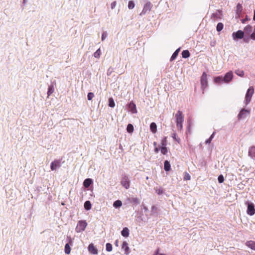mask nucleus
<instances>
[{
    "label": "nucleus",
    "mask_w": 255,
    "mask_h": 255,
    "mask_svg": "<svg viewBox=\"0 0 255 255\" xmlns=\"http://www.w3.org/2000/svg\"><path fill=\"white\" fill-rule=\"evenodd\" d=\"M176 120V126L179 130H181L183 128L182 124L184 122V117L182 112L178 111L175 115Z\"/></svg>",
    "instance_id": "1"
},
{
    "label": "nucleus",
    "mask_w": 255,
    "mask_h": 255,
    "mask_svg": "<svg viewBox=\"0 0 255 255\" xmlns=\"http://www.w3.org/2000/svg\"><path fill=\"white\" fill-rule=\"evenodd\" d=\"M254 93V89L253 87H250L247 90L245 96V103L246 105H248L251 102L252 97Z\"/></svg>",
    "instance_id": "2"
},
{
    "label": "nucleus",
    "mask_w": 255,
    "mask_h": 255,
    "mask_svg": "<svg viewBox=\"0 0 255 255\" xmlns=\"http://www.w3.org/2000/svg\"><path fill=\"white\" fill-rule=\"evenodd\" d=\"M87 226V224L85 221H79L78 222L75 230L77 233H80L85 230Z\"/></svg>",
    "instance_id": "3"
},
{
    "label": "nucleus",
    "mask_w": 255,
    "mask_h": 255,
    "mask_svg": "<svg viewBox=\"0 0 255 255\" xmlns=\"http://www.w3.org/2000/svg\"><path fill=\"white\" fill-rule=\"evenodd\" d=\"M250 110L245 109H242L238 115V119L241 120L246 118L250 114Z\"/></svg>",
    "instance_id": "4"
},
{
    "label": "nucleus",
    "mask_w": 255,
    "mask_h": 255,
    "mask_svg": "<svg viewBox=\"0 0 255 255\" xmlns=\"http://www.w3.org/2000/svg\"><path fill=\"white\" fill-rule=\"evenodd\" d=\"M246 204L248 205L247 213L250 216H253L255 214V205L253 203L247 201Z\"/></svg>",
    "instance_id": "5"
},
{
    "label": "nucleus",
    "mask_w": 255,
    "mask_h": 255,
    "mask_svg": "<svg viewBox=\"0 0 255 255\" xmlns=\"http://www.w3.org/2000/svg\"><path fill=\"white\" fill-rule=\"evenodd\" d=\"M152 7V4L149 1H147L144 4L143 9L141 13H140V15L142 16L145 15L146 13L149 12L151 8Z\"/></svg>",
    "instance_id": "6"
},
{
    "label": "nucleus",
    "mask_w": 255,
    "mask_h": 255,
    "mask_svg": "<svg viewBox=\"0 0 255 255\" xmlns=\"http://www.w3.org/2000/svg\"><path fill=\"white\" fill-rule=\"evenodd\" d=\"M244 32L241 30H239L236 32H234L232 34V38L234 40L242 39L244 37Z\"/></svg>",
    "instance_id": "7"
},
{
    "label": "nucleus",
    "mask_w": 255,
    "mask_h": 255,
    "mask_svg": "<svg viewBox=\"0 0 255 255\" xmlns=\"http://www.w3.org/2000/svg\"><path fill=\"white\" fill-rule=\"evenodd\" d=\"M121 184L127 189L129 188L130 181L128 179V177L127 175H123L121 181Z\"/></svg>",
    "instance_id": "8"
},
{
    "label": "nucleus",
    "mask_w": 255,
    "mask_h": 255,
    "mask_svg": "<svg viewBox=\"0 0 255 255\" xmlns=\"http://www.w3.org/2000/svg\"><path fill=\"white\" fill-rule=\"evenodd\" d=\"M201 87L203 89H205L207 87V76L206 74L204 72L201 78Z\"/></svg>",
    "instance_id": "9"
},
{
    "label": "nucleus",
    "mask_w": 255,
    "mask_h": 255,
    "mask_svg": "<svg viewBox=\"0 0 255 255\" xmlns=\"http://www.w3.org/2000/svg\"><path fill=\"white\" fill-rule=\"evenodd\" d=\"M61 163L60 160H55L52 162L50 164V168L51 170L54 171L60 167Z\"/></svg>",
    "instance_id": "10"
},
{
    "label": "nucleus",
    "mask_w": 255,
    "mask_h": 255,
    "mask_svg": "<svg viewBox=\"0 0 255 255\" xmlns=\"http://www.w3.org/2000/svg\"><path fill=\"white\" fill-rule=\"evenodd\" d=\"M233 77V74L232 71H229V72H227L225 74L224 77H223V80H224V82L226 83H229L230 81H232Z\"/></svg>",
    "instance_id": "11"
},
{
    "label": "nucleus",
    "mask_w": 255,
    "mask_h": 255,
    "mask_svg": "<svg viewBox=\"0 0 255 255\" xmlns=\"http://www.w3.org/2000/svg\"><path fill=\"white\" fill-rule=\"evenodd\" d=\"M211 18L213 21H216L219 19L221 18V12L220 10H217L216 12L213 13L211 15Z\"/></svg>",
    "instance_id": "12"
},
{
    "label": "nucleus",
    "mask_w": 255,
    "mask_h": 255,
    "mask_svg": "<svg viewBox=\"0 0 255 255\" xmlns=\"http://www.w3.org/2000/svg\"><path fill=\"white\" fill-rule=\"evenodd\" d=\"M88 251L92 254L97 255L98 253V250L94 246L93 244H90L88 248Z\"/></svg>",
    "instance_id": "13"
},
{
    "label": "nucleus",
    "mask_w": 255,
    "mask_h": 255,
    "mask_svg": "<svg viewBox=\"0 0 255 255\" xmlns=\"http://www.w3.org/2000/svg\"><path fill=\"white\" fill-rule=\"evenodd\" d=\"M128 108L129 111L133 114L137 113V110L136 108L135 104L132 102H130L128 105Z\"/></svg>",
    "instance_id": "14"
},
{
    "label": "nucleus",
    "mask_w": 255,
    "mask_h": 255,
    "mask_svg": "<svg viewBox=\"0 0 255 255\" xmlns=\"http://www.w3.org/2000/svg\"><path fill=\"white\" fill-rule=\"evenodd\" d=\"M243 40L246 43H248L250 41V39H252L253 40H255V26L254 32L250 35V36H244L243 38Z\"/></svg>",
    "instance_id": "15"
},
{
    "label": "nucleus",
    "mask_w": 255,
    "mask_h": 255,
    "mask_svg": "<svg viewBox=\"0 0 255 255\" xmlns=\"http://www.w3.org/2000/svg\"><path fill=\"white\" fill-rule=\"evenodd\" d=\"M249 156L255 160V146H253L250 147L249 149Z\"/></svg>",
    "instance_id": "16"
},
{
    "label": "nucleus",
    "mask_w": 255,
    "mask_h": 255,
    "mask_svg": "<svg viewBox=\"0 0 255 255\" xmlns=\"http://www.w3.org/2000/svg\"><path fill=\"white\" fill-rule=\"evenodd\" d=\"M122 249L125 250V252L126 255H128L129 253V249L127 242H124L123 243Z\"/></svg>",
    "instance_id": "17"
},
{
    "label": "nucleus",
    "mask_w": 255,
    "mask_h": 255,
    "mask_svg": "<svg viewBox=\"0 0 255 255\" xmlns=\"http://www.w3.org/2000/svg\"><path fill=\"white\" fill-rule=\"evenodd\" d=\"M128 200L129 202L133 204L134 205H138L140 203L139 200L136 197L129 198Z\"/></svg>",
    "instance_id": "18"
},
{
    "label": "nucleus",
    "mask_w": 255,
    "mask_h": 255,
    "mask_svg": "<svg viewBox=\"0 0 255 255\" xmlns=\"http://www.w3.org/2000/svg\"><path fill=\"white\" fill-rule=\"evenodd\" d=\"M246 245L251 249L255 251V242L253 241H247Z\"/></svg>",
    "instance_id": "19"
},
{
    "label": "nucleus",
    "mask_w": 255,
    "mask_h": 255,
    "mask_svg": "<svg viewBox=\"0 0 255 255\" xmlns=\"http://www.w3.org/2000/svg\"><path fill=\"white\" fill-rule=\"evenodd\" d=\"M92 182L93 181L91 179L87 178L84 181L83 185L85 188H88L91 185Z\"/></svg>",
    "instance_id": "20"
},
{
    "label": "nucleus",
    "mask_w": 255,
    "mask_h": 255,
    "mask_svg": "<svg viewBox=\"0 0 255 255\" xmlns=\"http://www.w3.org/2000/svg\"><path fill=\"white\" fill-rule=\"evenodd\" d=\"M253 27L250 25H248L244 28V33H245L247 34H249L252 31Z\"/></svg>",
    "instance_id": "21"
},
{
    "label": "nucleus",
    "mask_w": 255,
    "mask_h": 255,
    "mask_svg": "<svg viewBox=\"0 0 255 255\" xmlns=\"http://www.w3.org/2000/svg\"><path fill=\"white\" fill-rule=\"evenodd\" d=\"M122 235L124 237H128L129 236V230L128 228H124L121 232Z\"/></svg>",
    "instance_id": "22"
},
{
    "label": "nucleus",
    "mask_w": 255,
    "mask_h": 255,
    "mask_svg": "<svg viewBox=\"0 0 255 255\" xmlns=\"http://www.w3.org/2000/svg\"><path fill=\"white\" fill-rule=\"evenodd\" d=\"M150 129L151 131L155 133L157 131V126L155 123H151L150 125Z\"/></svg>",
    "instance_id": "23"
},
{
    "label": "nucleus",
    "mask_w": 255,
    "mask_h": 255,
    "mask_svg": "<svg viewBox=\"0 0 255 255\" xmlns=\"http://www.w3.org/2000/svg\"><path fill=\"white\" fill-rule=\"evenodd\" d=\"M180 50V48H179L178 49H177L174 52V53L172 54L171 58H170V60L171 61H173L174 60V59H176V58L177 57L179 51Z\"/></svg>",
    "instance_id": "24"
},
{
    "label": "nucleus",
    "mask_w": 255,
    "mask_h": 255,
    "mask_svg": "<svg viewBox=\"0 0 255 255\" xmlns=\"http://www.w3.org/2000/svg\"><path fill=\"white\" fill-rule=\"evenodd\" d=\"M164 169L166 171H169L171 169V166L169 162L165 160L164 163Z\"/></svg>",
    "instance_id": "25"
},
{
    "label": "nucleus",
    "mask_w": 255,
    "mask_h": 255,
    "mask_svg": "<svg viewBox=\"0 0 255 255\" xmlns=\"http://www.w3.org/2000/svg\"><path fill=\"white\" fill-rule=\"evenodd\" d=\"M54 91V85L53 84V83H52L50 86H49L48 87V91H47V95H48V97L51 95L52 94Z\"/></svg>",
    "instance_id": "26"
},
{
    "label": "nucleus",
    "mask_w": 255,
    "mask_h": 255,
    "mask_svg": "<svg viewBox=\"0 0 255 255\" xmlns=\"http://www.w3.org/2000/svg\"><path fill=\"white\" fill-rule=\"evenodd\" d=\"M243 10L242 4L238 3L236 7V13L238 15H240Z\"/></svg>",
    "instance_id": "27"
},
{
    "label": "nucleus",
    "mask_w": 255,
    "mask_h": 255,
    "mask_svg": "<svg viewBox=\"0 0 255 255\" xmlns=\"http://www.w3.org/2000/svg\"><path fill=\"white\" fill-rule=\"evenodd\" d=\"M122 206V202L121 200H118L114 202L113 206L115 208H119Z\"/></svg>",
    "instance_id": "28"
},
{
    "label": "nucleus",
    "mask_w": 255,
    "mask_h": 255,
    "mask_svg": "<svg viewBox=\"0 0 255 255\" xmlns=\"http://www.w3.org/2000/svg\"><path fill=\"white\" fill-rule=\"evenodd\" d=\"M91 203L89 201H86L84 203V208L87 211L91 209Z\"/></svg>",
    "instance_id": "29"
},
{
    "label": "nucleus",
    "mask_w": 255,
    "mask_h": 255,
    "mask_svg": "<svg viewBox=\"0 0 255 255\" xmlns=\"http://www.w3.org/2000/svg\"><path fill=\"white\" fill-rule=\"evenodd\" d=\"M181 54L182 57L184 58H187L190 56V53L188 50H183Z\"/></svg>",
    "instance_id": "30"
},
{
    "label": "nucleus",
    "mask_w": 255,
    "mask_h": 255,
    "mask_svg": "<svg viewBox=\"0 0 255 255\" xmlns=\"http://www.w3.org/2000/svg\"><path fill=\"white\" fill-rule=\"evenodd\" d=\"M214 82L216 83L220 84L224 82V80L222 76H218L214 78Z\"/></svg>",
    "instance_id": "31"
},
{
    "label": "nucleus",
    "mask_w": 255,
    "mask_h": 255,
    "mask_svg": "<svg viewBox=\"0 0 255 255\" xmlns=\"http://www.w3.org/2000/svg\"><path fill=\"white\" fill-rule=\"evenodd\" d=\"M127 130L128 133H132L134 130L132 125L128 124L127 126Z\"/></svg>",
    "instance_id": "32"
},
{
    "label": "nucleus",
    "mask_w": 255,
    "mask_h": 255,
    "mask_svg": "<svg viewBox=\"0 0 255 255\" xmlns=\"http://www.w3.org/2000/svg\"><path fill=\"white\" fill-rule=\"evenodd\" d=\"M101 54V49L99 48L94 52L93 55L95 58H99Z\"/></svg>",
    "instance_id": "33"
},
{
    "label": "nucleus",
    "mask_w": 255,
    "mask_h": 255,
    "mask_svg": "<svg viewBox=\"0 0 255 255\" xmlns=\"http://www.w3.org/2000/svg\"><path fill=\"white\" fill-rule=\"evenodd\" d=\"M160 149L161 152L164 155L166 154L168 152L166 146H162V147H160Z\"/></svg>",
    "instance_id": "34"
},
{
    "label": "nucleus",
    "mask_w": 255,
    "mask_h": 255,
    "mask_svg": "<svg viewBox=\"0 0 255 255\" xmlns=\"http://www.w3.org/2000/svg\"><path fill=\"white\" fill-rule=\"evenodd\" d=\"M65 253L66 254H69L71 252V248L70 247V246L68 244H66L65 246Z\"/></svg>",
    "instance_id": "35"
},
{
    "label": "nucleus",
    "mask_w": 255,
    "mask_h": 255,
    "mask_svg": "<svg viewBox=\"0 0 255 255\" xmlns=\"http://www.w3.org/2000/svg\"><path fill=\"white\" fill-rule=\"evenodd\" d=\"M223 27H224V25L222 23H221V22L218 23L217 24V27H216L217 31L218 32L221 31L223 29Z\"/></svg>",
    "instance_id": "36"
},
{
    "label": "nucleus",
    "mask_w": 255,
    "mask_h": 255,
    "mask_svg": "<svg viewBox=\"0 0 255 255\" xmlns=\"http://www.w3.org/2000/svg\"><path fill=\"white\" fill-rule=\"evenodd\" d=\"M235 73L237 75H238L239 76H240L241 77H243L245 74L244 71L243 70H241L240 69H238V70H236Z\"/></svg>",
    "instance_id": "37"
},
{
    "label": "nucleus",
    "mask_w": 255,
    "mask_h": 255,
    "mask_svg": "<svg viewBox=\"0 0 255 255\" xmlns=\"http://www.w3.org/2000/svg\"><path fill=\"white\" fill-rule=\"evenodd\" d=\"M151 213L153 215L158 214V208L155 206H152L151 207Z\"/></svg>",
    "instance_id": "38"
},
{
    "label": "nucleus",
    "mask_w": 255,
    "mask_h": 255,
    "mask_svg": "<svg viewBox=\"0 0 255 255\" xmlns=\"http://www.w3.org/2000/svg\"><path fill=\"white\" fill-rule=\"evenodd\" d=\"M109 106L111 108H114L115 106V102L112 98L109 99Z\"/></svg>",
    "instance_id": "39"
},
{
    "label": "nucleus",
    "mask_w": 255,
    "mask_h": 255,
    "mask_svg": "<svg viewBox=\"0 0 255 255\" xmlns=\"http://www.w3.org/2000/svg\"><path fill=\"white\" fill-rule=\"evenodd\" d=\"M106 251L107 252H111L113 249V247L111 244L110 243H107L106 245Z\"/></svg>",
    "instance_id": "40"
},
{
    "label": "nucleus",
    "mask_w": 255,
    "mask_h": 255,
    "mask_svg": "<svg viewBox=\"0 0 255 255\" xmlns=\"http://www.w3.org/2000/svg\"><path fill=\"white\" fill-rule=\"evenodd\" d=\"M134 6H135V4L132 1L130 0L128 2V8L129 9H133L134 8Z\"/></svg>",
    "instance_id": "41"
},
{
    "label": "nucleus",
    "mask_w": 255,
    "mask_h": 255,
    "mask_svg": "<svg viewBox=\"0 0 255 255\" xmlns=\"http://www.w3.org/2000/svg\"><path fill=\"white\" fill-rule=\"evenodd\" d=\"M108 36V33L107 31H104L102 34V40L104 41Z\"/></svg>",
    "instance_id": "42"
},
{
    "label": "nucleus",
    "mask_w": 255,
    "mask_h": 255,
    "mask_svg": "<svg viewBox=\"0 0 255 255\" xmlns=\"http://www.w3.org/2000/svg\"><path fill=\"white\" fill-rule=\"evenodd\" d=\"M218 180L219 183H223L224 181V176L222 175H219L218 177Z\"/></svg>",
    "instance_id": "43"
},
{
    "label": "nucleus",
    "mask_w": 255,
    "mask_h": 255,
    "mask_svg": "<svg viewBox=\"0 0 255 255\" xmlns=\"http://www.w3.org/2000/svg\"><path fill=\"white\" fill-rule=\"evenodd\" d=\"M94 97V95L93 93L90 92L88 94L87 99L88 100H91L93 97Z\"/></svg>",
    "instance_id": "44"
},
{
    "label": "nucleus",
    "mask_w": 255,
    "mask_h": 255,
    "mask_svg": "<svg viewBox=\"0 0 255 255\" xmlns=\"http://www.w3.org/2000/svg\"><path fill=\"white\" fill-rule=\"evenodd\" d=\"M184 179L186 180H189L191 179V176L188 173L185 172L184 173Z\"/></svg>",
    "instance_id": "45"
},
{
    "label": "nucleus",
    "mask_w": 255,
    "mask_h": 255,
    "mask_svg": "<svg viewBox=\"0 0 255 255\" xmlns=\"http://www.w3.org/2000/svg\"><path fill=\"white\" fill-rule=\"evenodd\" d=\"M162 146H166L167 145V137H164L162 140L161 142Z\"/></svg>",
    "instance_id": "46"
},
{
    "label": "nucleus",
    "mask_w": 255,
    "mask_h": 255,
    "mask_svg": "<svg viewBox=\"0 0 255 255\" xmlns=\"http://www.w3.org/2000/svg\"><path fill=\"white\" fill-rule=\"evenodd\" d=\"M156 192L157 193V194L161 195L163 193V189L161 188L157 189L156 190Z\"/></svg>",
    "instance_id": "47"
},
{
    "label": "nucleus",
    "mask_w": 255,
    "mask_h": 255,
    "mask_svg": "<svg viewBox=\"0 0 255 255\" xmlns=\"http://www.w3.org/2000/svg\"><path fill=\"white\" fill-rule=\"evenodd\" d=\"M113 72V69L111 67H110L107 70V75L109 76L111 75V74Z\"/></svg>",
    "instance_id": "48"
},
{
    "label": "nucleus",
    "mask_w": 255,
    "mask_h": 255,
    "mask_svg": "<svg viewBox=\"0 0 255 255\" xmlns=\"http://www.w3.org/2000/svg\"><path fill=\"white\" fill-rule=\"evenodd\" d=\"M116 4H117V2L115 1L112 2V3L111 4V8L112 9H113L116 7Z\"/></svg>",
    "instance_id": "49"
},
{
    "label": "nucleus",
    "mask_w": 255,
    "mask_h": 255,
    "mask_svg": "<svg viewBox=\"0 0 255 255\" xmlns=\"http://www.w3.org/2000/svg\"><path fill=\"white\" fill-rule=\"evenodd\" d=\"M249 19H250V18H248V16H246V17L245 18V19H243L242 20V22L243 23H245L246 21L247 20H248Z\"/></svg>",
    "instance_id": "50"
},
{
    "label": "nucleus",
    "mask_w": 255,
    "mask_h": 255,
    "mask_svg": "<svg viewBox=\"0 0 255 255\" xmlns=\"http://www.w3.org/2000/svg\"><path fill=\"white\" fill-rule=\"evenodd\" d=\"M212 141V139L209 137V138L207 139L205 141V143L206 144H209L211 143Z\"/></svg>",
    "instance_id": "51"
},
{
    "label": "nucleus",
    "mask_w": 255,
    "mask_h": 255,
    "mask_svg": "<svg viewBox=\"0 0 255 255\" xmlns=\"http://www.w3.org/2000/svg\"><path fill=\"white\" fill-rule=\"evenodd\" d=\"M172 137H173V138H174L176 141H177L179 142V139H177V138H176V133H174V134H173Z\"/></svg>",
    "instance_id": "52"
},
{
    "label": "nucleus",
    "mask_w": 255,
    "mask_h": 255,
    "mask_svg": "<svg viewBox=\"0 0 255 255\" xmlns=\"http://www.w3.org/2000/svg\"><path fill=\"white\" fill-rule=\"evenodd\" d=\"M154 151H155V153H158V151H159V148L157 147H155V149H154Z\"/></svg>",
    "instance_id": "53"
},
{
    "label": "nucleus",
    "mask_w": 255,
    "mask_h": 255,
    "mask_svg": "<svg viewBox=\"0 0 255 255\" xmlns=\"http://www.w3.org/2000/svg\"><path fill=\"white\" fill-rule=\"evenodd\" d=\"M215 132H213V133L211 134V135L210 136V138L212 140V139L214 138V135H215Z\"/></svg>",
    "instance_id": "54"
},
{
    "label": "nucleus",
    "mask_w": 255,
    "mask_h": 255,
    "mask_svg": "<svg viewBox=\"0 0 255 255\" xmlns=\"http://www.w3.org/2000/svg\"><path fill=\"white\" fill-rule=\"evenodd\" d=\"M143 210H144V211H148V208L144 206L143 207Z\"/></svg>",
    "instance_id": "55"
},
{
    "label": "nucleus",
    "mask_w": 255,
    "mask_h": 255,
    "mask_svg": "<svg viewBox=\"0 0 255 255\" xmlns=\"http://www.w3.org/2000/svg\"><path fill=\"white\" fill-rule=\"evenodd\" d=\"M253 20L255 21V9L254 11V17H253Z\"/></svg>",
    "instance_id": "56"
},
{
    "label": "nucleus",
    "mask_w": 255,
    "mask_h": 255,
    "mask_svg": "<svg viewBox=\"0 0 255 255\" xmlns=\"http://www.w3.org/2000/svg\"><path fill=\"white\" fill-rule=\"evenodd\" d=\"M153 145L155 147H156V145H157V143L156 142H153Z\"/></svg>",
    "instance_id": "57"
},
{
    "label": "nucleus",
    "mask_w": 255,
    "mask_h": 255,
    "mask_svg": "<svg viewBox=\"0 0 255 255\" xmlns=\"http://www.w3.org/2000/svg\"><path fill=\"white\" fill-rule=\"evenodd\" d=\"M23 3L25 4L26 3V0H23Z\"/></svg>",
    "instance_id": "58"
},
{
    "label": "nucleus",
    "mask_w": 255,
    "mask_h": 255,
    "mask_svg": "<svg viewBox=\"0 0 255 255\" xmlns=\"http://www.w3.org/2000/svg\"><path fill=\"white\" fill-rule=\"evenodd\" d=\"M211 45L212 46H214V43H211Z\"/></svg>",
    "instance_id": "59"
},
{
    "label": "nucleus",
    "mask_w": 255,
    "mask_h": 255,
    "mask_svg": "<svg viewBox=\"0 0 255 255\" xmlns=\"http://www.w3.org/2000/svg\"><path fill=\"white\" fill-rule=\"evenodd\" d=\"M118 244V241H116V245H117Z\"/></svg>",
    "instance_id": "60"
},
{
    "label": "nucleus",
    "mask_w": 255,
    "mask_h": 255,
    "mask_svg": "<svg viewBox=\"0 0 255 255\" xmlns=\"http://www.w3.org/2000/svg\"><path fill=\"white\" fill-rule=\"evenodd\" d=\"M121 147H122V145H120V148H121Z\"/></svg>",
    "instance_id": "61"
},
{
    "label": "nucleus",
    "mask_w": 255,
    "mask_h": 255,
    "mask_svg": "<svg viewBox=\"0 0 255 255\" xmlns=\"http://www.w3.org/2000/svg\"><path fill=\"white\" fill-rule=\"evenodd\" d=\"M160 255H166L165 254H160Z\"/></svg>",
    "instance_id": "62"
}]
</instances>
